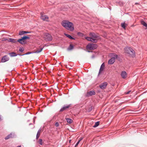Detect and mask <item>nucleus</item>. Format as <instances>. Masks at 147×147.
<instances>
[{
	"label": "nucleus",
	"instance_id": "obj_15",
	"mask_svg": "<svg viewBox=\"0 0 147 147\" xmlns=\"http://www.w3.org/2000/svg\"><path fill=\"white\" fill-rule=\"evenodd\" d=\"M8 41L9 42L16 43L17 42V40L13 38H9L8 40Z\"/></svg>",
	"mask_w": 147,
	"mask_h": 147
},
{
	"label": "nucleus",
	"instance_id": "obj_12",
	"mask_svg": "<svg viewBox=\"0 0 147 147\" xmlns=\"http://www.w3.org/2000/svg\"><path fill=\"white\" fill-rule=\"evenodd\" d=\"M14 136V133H11L10 134L8 135L5 138V140H7L10 138H13Z\"/></svg>",
	"mask_w": 147,
	"mask_h": 147
},
{
	"label": "nucleus",
	"instance_id": "obj_31",
	"mask_svg": "<svg viewBox=\"0 0 147 147\" xmlns=\"http://www.w3.org/2000/svg\"><path fill=\"white\" fill-rule=\"evenodd\" d=\"M55 125L56 127L58 126L59 125V124L58 123V122L56 123L55 124Z\"/></svg>",
	"mask_w": 147,
	"mask_h": 147
},
{
	"label": "nucleus",
	"instance_id": "obj_6",
	"mask_svg": "<svg viewBox=\"0 0 147 147\" xmlns=\"http://www.w3.org/2000/svg\"><path fill=\"white\" fill-rule=\"evenodd\" d=\"M117 55L115 54H113L111 58L108 61V64L111 65L113 64L115 62V59L117 58Z\"/></svg>",
	"mask_w": 147,
	"mask_h": 147
},
{
	"label": "nucleus",
	"instance_id": "obj_7",
	"mask_svg": "<svg viewBox=\"0 0 147 147\" xmlns=\"http://www.w3.org/2000/svg\"><path fill=\"white\" fill-rule=\"evenodd\" d=\"M97 48V45L96 44H92L88 45L86 47L88 50H91Z\"/></svg>",
	"mask_w": 147,
	"mask_h": 147
},
{
	"label": "nucleus",
	"instance_id": "obj_3",
	"mask_svg": "<svg viewBox=\"0 0 147 147\" xmlns=\"http://www.w3.org/2000/svg\"><path fill=\"white\" fill-rule=\"evenodd\" d=\"M90 36L91 37L93 42H96L97 40L99 38L98 35L94 33H90Z\"/></svg>",
	"mask_w": 147,
	"mask_h": 147
},
{
	"label": "nucleus",
	"instance_id": "obj_25",
	"mask_svg": "<svg viewBox=\"0 0 147 147\" xmlns=\"http://www.w3.org/2000/svg\"><path fill=\"white\" fill-rule=\"evenodd\" d=\"M65 35L67 37L69 38L70 39H73L74 38L69 35L66 34H65Z\"/></svg>",
	"mask_w": 147,
	"mask_h": 147
},
{
	"label": "nucleus",
	"instance_id": "obj_11",
	"mask_svg": "<svg viewBox=\"0 0 147 147\" xmlns=\"http://www.w3.org/2000/svg\"><path fill=\"white\" fill-rule=\"evenodd\" d=\"M105 67V65L104 63H103L101 65L99 71L98 73V75L100 74L102 72L103 70Z\"/></svg>",
	"mask_w": 147,
	"mask_h": 147
},
{
	"label": "nucleus",
	"instance_id": "obj_35",
	"mask_svg": "<svg viewBox=\"0 0 147 147\" xmlns=\"http://www.w3.org/2000/svg\"><path fill=\"white\" fill-rule=\"evenodd\" d=\"M82 139H83V138H80V140L78 141H79L80 142L81 140H82Z\"/></svg>",
	"mask_w": 147,
	"mask_h": 147
},
{
	"label": "nucleus",
	"instance_id": "obj_19",
	"mask_svg": "<svg viewBox=\"0 0 147 147\" xmlns=\"http://www.w3.org/2000/svg\"><path fill=\"white\" fill-rule=\"evenodd\" d=\"M9 55L11 57H14L17 56V55L14 52H11L9 53Z\"/></svg>",
	"mask_w": 147,
	"mask_h": 147
},
{
	"label": "nucleus",
	"instance_id": "obj_38",
	"mask_svg": "<svg viewBox=\"0 0 147 147\" xmlns=\"http://www.w3.org/2000/svg\"><path fill=\"white\" fill-rule=\"evenodd\" d=\"M16 147H21V146H18Z\"/></svg>",
	"mask_w": 147,
	"mask_h": 147
},
{
	"label": "nucleus",
	"instance_id": "obj_34",
	"mask_svg": "<svg viewBox=\"0 0 147 147\" xmlns=\"http://www.w3.org/2000/svg\"><path fill=\"white\" fill-rule=\"evenodd\" d=\"M131 92V91H129L128 92H127L126 93V94H129V93Z\"/></svg>",
	"mask_w": 147,
	"mask_h": 147
},
{
	"label": "nucleus",
	"instance_id": "obj_33",
	"mask_svg": "<svg viewBox=\"0 0 147 147\" xmlns=\"http://www.w3.org/2000/svg\"><path fill=\"white\" fill-rule=\"evenodd\" d=\"M25 31L24 34H25V33H30V32H28V31Z\"/></svg>",
	"mask_w": 147,
	"mask_h": 147
},
{
	"label": "nucleus",
	"instance_id": "obj_5",
	"mask_svg": "<svg viewBox=\"0 0 147 147\" xmlns=\"http://www.w3.org/2000/svg\"><path fill=\"white\" fill-rule=\"evenodd\" d=\"M43 39L46 41H51L52 39V36L48 33H45L43 36Z\"/></svg>",
	"mask_w": 147,
	"mask_h": 147
},
{
	"label": "nucleus",
	"instance_id": "obj_40",
	"mask_svg": "<svg viewBox=\"0 0 147 147\" xmlns=\"http://www.w3.org/2000/svg\"><path fill=\"white\" fill-rule=\"evenodd\" d=\"M70 141H71V140H69V142H70Z\"/></svg>",
	"mask_w": 147,
	"mask_h": 147
},
{
	"label": "nucleus",
	"instance_id": "obj_2",
	"mask_svg": "<svg viewBox=\"0 0 147 147\" xmlns=\"http://www.w3.org/2000/svg\"><path fill=\"white\" fill-rule=\"evenodd\" d=\"M125 52L129 54L130 55L133 56L134 55L135 52L134 51L131 47H126L125 48Z\"/></svg>",
	"mask_w": 147,
	"mask_h": 147
},
{
	"label": "nucleus",
	"instance_id": "obj_14",
	"mask_svg": "<svg viewBox=\"0 0 147 147\" xmlns=\"http://www.w3.org/2000/svg\"><path fill=\"white\" fill-rule=\"evenodd\" d=\"M121 76L123 78H125L127 77V74L125 71H123L121 73Z\"/></svg>",
	"mask_w": 147,
	"mask_h": 147
},
{
	"label": "nucleus",
	"instance_id": "obj_36",
	"mask_svg": "<svg viewBox=\"0 0 147 147\" xmlns=\"http://www.w3.org/2000/svg\"><path fill=\"white\" fill-rule=\"evenodd\" d=\"M30 52H27V53H26V54H26V55H27V54H30Z\"/></svg>",
	"mask_w": 147,
	"mask_h": 147
},
{
	"label": "nucleus",
	"instance_id": "obj_23",
	"mask_svg": "<svg viewBox=\"0 0 147 147\" xmlns=\"http://www.w3.org/2000/svg\"><path fill=\"white\" fill-rule=\"evenodd\" d=\"M85 39H86L88 41H90L93 42V41L92 40V39L91 37H85Z\"/></svg>",
	"mask_w": 147,
	"mask_h": 147
},
{
	"label": "nucleus",
	"instance_id": "obj_30",
	"mask_svg": "<svg viewBox=\"0 0 147 147\" xmlns=\"http://www.w3.org/2000/svg\"><path fill=\"white\" fill-rule=\"evenodd\" d=\"M122 27L124 29H125V23H122L121 24Z\"/></svg>",
	"mask_w": 147,
	"mask_h": 147
},
{
	"label": "nucleus",
	"instance_id": "obj_27",
	"mask_svg": "<svg viewBox=\"0 0 147 147\" xmlns=\"http://www.w3.org/2000/svg\"><path fill=\"white\" fill-rule=\"evenodd\" d=\"M38 143L40 145L42 144L43 143L42 141V140L41 139H39L38 141Z\"/></svg>",
	"mask_w": 147,
	"mask_h": 147
},
{
	"label": "nucleus",
	"instance_id": "obj_13",
	"mask_svg": "<svg viewBox=\"0 0 147 147\" xmlns=\"http://www.w3.org/2000/svg\"><path fill=\"white\" fill-rule=\"evenodd\" d=\"M70 107V105H68L67 106H63L62 108L60 110V112H62L65 110H66L67 109L69 108Z\"/></svg>",
	"mask_w": 147,
	"mask_h": 147
},
{
	"label": "nucleus",
	"instance_id": "obj_20",
	"mask_svg": "<svg viewBox=\"0 0 147 147\" xmlns=\"http://www.w3.org/2000/svg\"><path fill=\"white\" fill-rule=\"evenodd\" d=\"M66 119L67 123H71L73 121L71 119L66 118Z\"/></svg>",
	"mask_w": 147,
	"mask_h": 147
},
{
	"label": "nucleus",
	"instance_id": "obj_16",
	"mask_svg": "<svg viewBox=\"0 0 147 147\" xmlns=\"http://www.w3.org/2000/svg\"><path fill=\"white\" fill-rule=\"evenodd\" d=\"M88 95L90 96L94 95L95 94V92L93 91H91L88 92L87 93Z\"/></svg>",
	"mask_w": 147,
	"mask_h": 147
},
{
	"label": "nucleus",
	"instance_id": "obj_1",
	"mask_svg": "<svg viewBox=\"0 0 147 147\" xmlns=\"http://www.w3.org/2000/svg\"><path fill=\"white\" fill-rule=\"evenodd\" d=\"M62 26L67 30L72 31L74 30V26L73 23L67 20H65L61 22Z\"/></svg>",
	"mask_w": 147,
	"mask_h": 147
},
{
	"label": "nucleus",
	"instance_id": "obj_28",
	"mask_svg": "<svg viewBox=\"0 0 147 147\" xmlns=\"http://www.w3.org/2000/svg\"><path fill=\"white\" fill-rule=\"evenodd\" d=\"M24 50V49L23 47L20 48L19 50V51L20 52H23Z\"/></svg>",
	"mask_w": 147,
	"mask_h": 147
},
{
	"label": "nucleus",
	"instance_id": "obj_21",
	"mask_svg": "<svg viewBox=\"0 0 147 147\" xmlns=\"http://www.w3.org/2000/svg\"><path fill=\"white\" fill-rule=\"evenodd\" d=\"M74 48V45H73L71 44L69 47L68 48V50H72Z\"/></svg>",
	"mask_w": 147,
	"mask_h": 147
},
{
	"label": "nucleus",
	"instance_id": "obj_26",
	"mask_svg": "<svg viewBox=\"0 0 147 147\" xmlns=\"http://www.w3.org/2000/svg\"><path fill=\"white\" fill-rule=\"evenodd\" d=\"M24 32H25L24 31H20L19 32V34L20 35H22L24 34Z\"/></svg>",
	"mask_w": 147,
	"mask_h": 147
},
{
	"label": "nucleus",
	"instance_id": "obj_9",
	"mask_svg": "<svg viewBox=\"0 0 147 147\" xmlns=\"http://www.w3.org/2000/svg\"><path fill=\"white\" fill-rule=\"evenodd\" d=\"M107 84V82H105L99 85V86L101 89H104L106 88Z\"/></svg>",
	"mask_w": 147,
	"mask_h": 147
},
{
	"label": "nucleus",
	"instance_id": "obj_39",
	"mask_svg": "<svg viewBox=\"0 0 147 147\" xmlns=\"http://www.w3.org/2000/svg\"><path fill=\"white\" fill-rule=\"evenodd\" d=\"M138 4V3H135V4Z\"/></svg>",
	"mask_w": 147,
	"mask_h": 147
},
{
	"label": "nucleus",
	"instance_id": "obj_17",
	"mask_svg": "<svg viewBox=\"0 0 147 147\" xmlns=\"http://www.w3.org/2000/svg\"><path fill=\"white\" fill-rule=\"evenodd\" d=\"M141 23L143 26L146 27L147 28V24L143 20H142L141 21Z\"/></svg>",
	"mask_w": 147,
	"mask_h": 147
},
{
	"label": "nucleus",
	"instance_id": "obj_32",
	"mask_svg": "<svg viewBox=\"0 0 147 147\" xmlns=\"http://www.w3.org/2000/svg\"><path fill=\"white\" fill-rule=\"evenodd\" d=\"M80 142L79 141H78V142H77V143L76 144V145L75 146V147H76V146H78V144H79V143H80Z\"/></svg>",
	"mask_w": 147,
	"mask_h": 147
},
{
	"label": "nucleus",
	"instance_id": "obj_8",
	"mask_svg": "<svg viewBox=\"0 0 147 147\" xmlns=\"http://www.w3.org/2000/svg\"><path fill=\"white\" fill-rule=\"evenodd\" d=\"M9 59V57L6 55L3 56L2 58L1 62L3 63L5 62L8 61Z\"/></svg>",
	"mask_w": 147,
	"mask_h": 147
},
{
	"label": "nucleus",
	"instance_id": "obj_22",
	"mask_svg": "<svg viewBox=\"0 0 147 147\" xmlns=\"http://www.w3.org/2000/svg\"><path fill=\"white\" fill-rule=\"evenodd\" d=\"M42 48H40V49H38L36 50L35 53H39L42 50Z\"/></svg>",
	"mask_w": 147,
	"mask_h": 147
},
{
	"label": "nucleus",
	"instance_id": "obj_10",
	"mask_svg": "<svg viewBox=\"0 0 147 147\" xmlns=\"http://www.w3.org/2000/svg\"><path fill=\"white\" fill-rule=\"evenodd\" d=\"M40 18H41L44 21H48L49 17L47 15L42 14Z\"/></svg>",
	"mask_w": 147,
	"mask_h": 147
},
{
	"label": "nucleus",
	"instance_id": "obj_18",
	"mask_svg": "<svg viewBox=\"0 0 147 147\" xmlns=\"http://www.w3.org/2000/svg\"><path fill=\"white\" fill-rule=\"evenodd\" d=\"M41 131V129H39L38 130V131L37 133L36 136V138L37 139L39 138V136L40 135V134Z\"/></svg>",
	"mask_w": 147,
	"mask_h": 147
},
{
	"label": "nucleus",
	"instance_id": "obj_29",
	"mask_svg": "<svg viewBox=\"0 0 147 147\" xmlns=\"http://www.w3.org/2000/svg\"><path fill=\"white\" fill-rule=\"evenodd\" d=\"M9 38H2V41H5L6 40L8 41V40Z\"/></svg>",
	"mask_w": 147,
	"mask_h": 147
},
{
	"label": "nucleus",
	"instance_id": "obj_24",
	"mask_svg": "<svg viewBox=\"0 0 147 147\" xmlns=\"http://www.w3.org/2000/svg\"><path fill=\"white\" fill-rule=\"evenodd\" d=\"M99 123L100 122L99 121L96 122L94 125L93 126V127H97L99 125Z\"/></svg>",
	"mask_w": 147,
	"mask_h": 147
},
{
	"label": "nucleus",
	"instance_id": "obj_37",
	"mask_svg": "<svg viewBox=\"0 0 147 147\" xmlns=\"http://www.w3.org/2000/svg\"><path fill=\"white\" fill-rule=\"evenodd\" d=\"M81 34V33H80V32H79V33H78V35H80V34Z\"/></svg>",
	"mask_w": 147,
	"mask_h": 147
},
{
	"label": "nucleus",
	"instance_id": "obj_4",
	"mask_svg": "<svg viewBox=\"0 0 147 147\" xmlns=\"http://www.w3.org/2000/svg\"><path fill=\"white\" fill-rule=\"evenodd\" d=\"M29 38H30L29 37L25 36L22 37L21 38L18 39L17 40V41L22 45H24L26 43V40L27 39H29Z\"/></svg>",
	"mask_w": 147,
	"mask_h": 147
}]
</instances>
